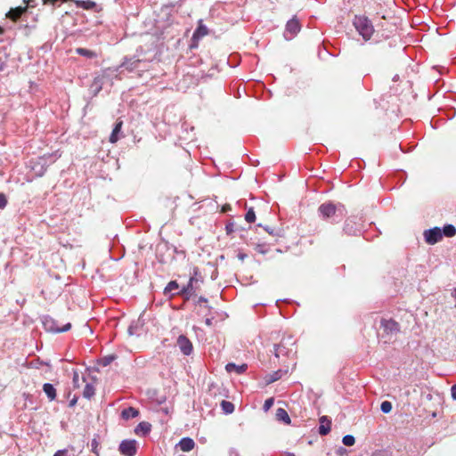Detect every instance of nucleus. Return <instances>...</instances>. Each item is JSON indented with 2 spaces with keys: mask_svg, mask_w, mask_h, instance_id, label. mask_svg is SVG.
Returning a JSON list of instances; mask_svg holds the SVG:
<instances>
[{
  "mask_svg": "<svg viewBox=\"0 0 456 456\" xmlns=\"http://www.w3.org/2000/svg\"><path fill=\"white\" fill-rule=\"evenodd\" d=\"M238 257H239V259L243 261L245 259V257H246V254L240 253L238 255Z\"/></svg>",
  "mask_w": 456,
  "mask_h": 456,
  "instance_id": "a18cd8bd",
  "label": "nucleus"
},
{
  "mask_svg": "<svg viewBox=\"0 0 456 456\" xmlns=\"http://www.w3.org/2000/svg\"><path fill=\"white\" fill-rule=\"evenodd\" d=\"M122 125H123V122L122 121H118L116 124H115V126L112 130V133L110 136V142L111 143H115L118 141L119 139V133L121 132V128H122Z\"/></svg>",
  "mask_w": 456,
  "mask_h": 456,
  "instance_id": "f3484780",
  "label": "nucleus"
},
{
  "mask_svg": "<svg viewBox=\"0 0 456 456\" xmlns=\"http://www.w3.org/2000/svg\"><path fill=\"white\" fill-rule=\"evenodd\" d=\"M2 69V67L0 66V69Z\"/></svg>",
  "mask_w": 456,
  "mask_h": 456,
  "instance_id": "603ef678",
  "label": "nucleus"
},
{
  "mask_svg": "<svg viewBox=\"0 0 456 456\" xmlns=\"http://www.w3.org/2000/svg\"><path fill=\"white\" fill-rule=\"evenodd\" d=\"M100 445V443L98 442L97 438L94 437L91 442L92 446V452L95 454V456H100L98 447Z\"/></svg>",
  "mask_w": 456,
  "mask_h": 456,
  "instance_id": "72a5a7b5",
  "label": "nucleus"
},
{
  "mask_svg": "<svg viewBox=\"0 0 456 456\" xmlns=\"http://www.w3.org/2000/svg\"><path fill=\"white\" fill-rule=\"evenodd\" d=\"M94 85L96 86L97 91L101 89V86H99V79L95 78L94 81Z\"/></svg>",
  "mask_w": 456,
  "mask_h": 456,
  "instance_id": "37998d69",
  "label": "nucleus"
},
{
  "mask_svg": "<svg viewBox=\"0 0 456 456\" xmlns=\"http://www.w3.org/2000/svg\"><path fill=\"white\" fill-rule=\"evenodd\" d=\"M76 4H77V6L81 7L85 10H90L94 7L95 3L92 2V1L78 0V1H76Z\"/></svg>",
  "mask_w": 456,
  "mask_h": 456,
  "instance_id": "a878e982",
  "label": "nucleus"
},
{
  "mask_svg": "<svg viewBox=\"0 0 456 456\" xmlns=\"http://www.w3.org/2000/svg\"><path fill=\"white\" fill-rule=\"evenodd\" d=\"M276 419L285 424L290 423V418L286 410L283 408H278L276 411Z\"/></svg>",
  "mask_w": 456,
  "mask_h": 456,
  "instance_id": "aec40b11",
  "label": "nucleus"
},
{
  "mask_svg": "<svg viewBox=\"0 0 456 456\" xmlns=\"http://www.w3.org/2000/svg\"><path fill=\"white\" fill-rule=\"evenodd\" d=\"M151 428V426L150 423L145 421L140 422L135 428V433L139 434L140 432H142V434L145 436L150 433Z\"/></svg>",
  "mask_w": 456,
  "mask_h": 456,
  "instance_id": "4be33fe9",
  "label": "nucleus"
},
{
  "mask_svg": "<svg viewBox=\"0 0 456 456\" xmlns=\"http://www.w3.org/2000/svg\"><path fill=\"white\" fill-rule=\"evenodd\" d=\"M42 323L44 326V329L48 332H53V333H60V332H65L70 330L71 323L67 322L63 326H60L58 324V322L52 318L51 316H44L42 318Z\"/></svg>",
  "mask_w": 456,
  "mask_h": 456,
  "instance_id": "20e7f679",
  "label": "nucleus"
},
{
  "mask_svg": "<svg viewBox=\"0 0 456 456\" xmlns=\"http://www.w3.org/2000/svg\"><path fill=\"white\" fill-rule=\"evenodd\" d=\"M347 211L342 203L327 201L318 208L319 216L331 224H338L346 216Z\"/></svg>",
  "mask_w": 456,
  "mask_h": 456,
  "instance_id": "f257e3e1",
  "label": "nucleus"
},
{
  "mask_svg": "<svg viewBox=\"0 0 456 456\" xmlns=\"http://www.w3.org/2000/svg\"><path fill=\"white\" fill-rule=\"evenodd\" d=\"M78 379V375L77 373L74 374L73 381L76 383Z\"/></svg>",
  "mask_w": 456,
  "mask_h": 456,
  "instance_id": "de8ad7c7",
  "label": "nucleus"
},
{
  "mask_svg": "<svg viewBox=\"0 0 456 456\" xmlns=\"http://www.w3.org/2000/svg\"><path fill=\"white\" fill-rule=\"evenodd\" d=\"M265 230L271 235L278 236L279 231H276L274 229H271L270 227L266 226L265 227Z\"/></svg>",
  "mask_w": 456,
  "mask_h": 456,
  "instance_id": "58836bf2",
  "label": "nucleus"
},
{
  "mask_svg": "<svg viewBox=\"0 0 456 456\" xmlns=\"http://www.w3.org/2000/svg\"><path fill=\"white\" fill-rule=\"evenodd\" d=\"M76 52H77V54H79L81 56H85V57L89 58V59L96 57V53L94 51H91V50L86 49V48L79 47V48L76 49Z\"/></svg>",
  "mask_w": 456,
  "mask_h": 456,
  "instance_id": "b1692460",
  "label": "nucleus"
},
{
  "mask_svg": "<svg viewBox=\"0 0 456 456\" xmlns=\"http://www.w3.org/2000/svg\"><path fill=\"white\" fill-rule=\"evenodd\" d=\"M7 205V199L4 193H0V209H3Z\"/></svg>",
  "mask_w": 456,
  "mask_h": 456,
  "instance_id": "e433bc0d",
  "label": "nucleus"
},
{
  "mask_svg": "<svg viewBox=\"0 0 456 456\" xmlns=\"http://www.w3.org/2000/svg\"><path fill=\"white\" fill-rule=\"evenodd\" d=\"M140 63L141 61L139 59H129L124 61L122 66L125 67L126 69L134 70L139 68Z\"/></svg>",
  "mask_w": 456,
  "mask_h": 456,
  "instance_id": "412c9836",
  "label": "nucleus"
},
{
  "mask_svg": "<svg viewBox=\"0 0 456 456\" xmlns=\"http://www.w3.org/2000/svg\"><path fill=\"white\" fill-rule=\"evenodd\" d=\"M68 451L66 449L64 450H58L53 456H66Z\"/></svg>",
  "mask_w": 456,
  "mask_h": 456,
  "instance_id": "a19ab883",
  "label": "nucleus"
},
{
  "mask_svg": "<svg viewBox=\"0 0 456 456\" xmlns=\"http://www.w3.org/2000/svg\"><path fill=\"white\" fill-rule=\"evenodd\" d=\"M177 346L184 355H190L192 353L193 346L189 338L184 335H180L177 338Z\"/></svg>",
  "mask_w": 456,
  "mask_h": 456,
  "instance_id": "6e6552de",
  "label": "nucleus"
},
{
  "mask_svg": "<svg viewBox=\"0 0 456 456\" xmlns=\"http://www.w3.org/2000/svg\"><path fill=\"white\" fill-rule=\"evenodd\" d=\"M353 24L365 41L369 40L373 35L374 28L367 17L356 15L354 19Z\"/></svg>",
  "mask_w": 456,
  "mask_h": 456,
  "instance_id": "f03ea898",
  "label": "nucleus"
},
{
  "mask_svg": "<svg viewBox=\"0 0 456 456\" xmlns=\"http://www.w3.org/2000/svg\"><path fill=\"white\" fill-rule=\"evenodd\" d=\"M43 391L45 392V394L46 395L47 398L50 401H53L56 399V389L51 383H45L43 385Z\"/></svg>",
  "mask_w": 456,
  "mask_h": 456,
  "instance_id": "2eb2a0df",
  "label": "nucleus"
},
{
  "mask_svg": "<svg viewBox=\"0 0 456 456\" xmlns=\"http://www.w3.org/2000/svg\"><path fill=\"white\" fill-rule=\"evenodd\" d=\"M285 456H296V455L293 453H287Z\"/></svg>",
  "mask_w": 456,
  "mask_h": 456,
  "instance_id": "09e8293b",
  "label": "nucleus"
},
{
  "mask_svg": "<svg viewBox=\"0 0 456 456\" xmlns=\"http://www.w3.org/2000/svg\"><path fill=\"white\" fill-rule=\"evenodd\" d=\"M179 288V285L178 283L175 281H172L170 282H168V284L167 285V287L165 288V294H167L173 290H175Z\"/></svg>",
  "mask_w": 456,
  "mask_h": 456,
  "instance_id": "473e14b6",
  "label": "nucleus"
},
{
  "mask_svg": "<svg viewBox=\"0 0 456 456\" xmlns=\"http://www.w3.org/2000/svg\"><path fill=\"white\" fill-rule=\"evenodd\" d=\"M205 322H206V324H207L208 326H210V325L212 324V320H211V319H209V318H208V319H206Z\"/></svg>",
  "mask_w": 456,
  "mask_h": 456,
  "instance_id": "49530a36",
  "label": "nucleus"
},
{
  "mask_svg": "<svg viewBox=\"0 0 456 456\" xmlns=\"http://www.w3.org/2000/svg\"><path fill=\"white\" fill-rule=\"evenodd\" d=\"M321 425L319 427V434L326 436L330 431V421L327 419V417L323 416L320 419Z\"/></svg>",
  "mask_w": 456,
  "mask_h": 456,
  "instance_id": "dca6fc26",
  "label": "nucleus"
},
{
  "mask_svg": "<svg viewBox=\"0 0 456 456\" xmlns=\"http://www.w3.org/2000/svg\"><path fill=\"white\" fill-rule=\"evenodd\" d=\"M255 250L259 254L265 255L269 251V247L264 243H257L255 245Z\"/></svg>",
  "mask_w": 456,
  "mask_h": 456,
  "instance_id": "c85d7f7f",
  "label": "nucleus"
},
{
  "mask_svg": "<svg viewBox=\"0 0 456 456\" xmlns=\"http://www.w3.org/2000/svg\"><path fill=\"white\" fill-rule=\"evenodd\" d=\"M451 392H452V397L454 400H456V384L452 387Z\"/></svg>",
  "mask_w": 456,
  "mask_h": 456,
  "instance_id": "79ce46f5",
  "label": "nucleus"
},
{
  "mask_svg": "<svg viewBox=\"0 0 456 456\" xmlns=\"http://www.w3.org/2000/svg\"><path fill=\"white\" fill-rule=\"evenodd\" d=\"M113 359H114L113 356H106L101 360V362L103 366H107L113 361Z\"/></svg>",
  "mask_w": 456,
  "mask_h": 456,
  "instance_id": "4c0bfd02",
  "label": "nucleus"
},
{
  "mask_svg": "<svg viewBox=\"0 0 456 456\" xmlns=\"http://www.w3.org/2000/svg\"><path fill=\"white\" fill-rule=\"evenodd\" d=\"M380 410L383 413H389L392 411V403L389 401L382 402Z\"/></svg>",
  "mask_w": 456,
  "mask_h": 456,
  "instance_id": "2f4dec72",
  "label": "nucleus"
},
{
  "mask_svg": "<svg viewBox=\"0 0 456 456\" xmlns=\"http://www.w3.org/2000/svg\"><path fill=\"white\" fill-rule=\"evenodd\" d=\"M442 233L446 237H453L456 234V228L452 224H446L444 226Z\"/></svg>",
  "mask_w": 456,
  "mask_h": 456,
  "instance_id": "393cba45",
  "label": "nucleus"
},
{
  "mask_svg": "<svg viewBox=\"0 0 456 456\" xmlns=\"http://www.w3.org/2000/svg\"><path fill=\"white\" fill-rule=\"evenodd\" d=\"M4 32V29L2 28H0V34H2Z\"/></svg>",
  "mask_w": 456,
  "mask_h": 456,
  "instance_id": "8fccbe9b",
  "label": "nucleus"
},
{
  "mask_svg": "<svg viewBox=\"0 0 456 456\" xmlns=\"http://www.w3.org/2000/svg\"><path fill=\"white\" fill-rule=\"evenodd\" d=\"M143 324H144V321L142 319V317H139L135 322H133L128 328L129 335L140 336L141 330H142Z\"/></svg>",
  "mask_w": 456,
  "mask_h": 456,
  "instance_id": "9b49d317",
  "label": "nucleus"
},
{
  "mask_svg": "<svg viewBox=\"0 0 456 456\" xmlns=\"http://www.w3.org/2000/svg\"><path fill=\"white\" fill-rule=\"evenodd\" d=\"M247 368H248L247 364L237 365L233 362H229L225 366V370L227 372H229V373L234 372L237 374H241V373L245 372Z\"/></svg>",
  "mask_w": 456,
  "mask_h": 456,
  "instance_id": "ddd939ff",
  "label": "nucleus"
},
{
  "mask_svg": "<svg viewBox=\"0 0 456 456\" xmlns=\"http://www.w3.org/2000/svg\"><path fill=\"white\" fill-rule=\"evenodd\" d=\"M273 403H274V399L273 397L266 399L263 405L264 411H269L270 408L273 405Z\"/></svg>",
  "mask_w": 456,
  "mask_h": 456,
  "instance_id": "c9c22d12",
  "label": "nucleus"
},
{
  "mask_svg": "<svg viewBox=\"0 0 456 456\" xmlns=\"http://www.w3.org/2000/svg\"><path fill=\"white\" fill-rule=\"evenodd\" d=\"M342 443L346 445V446H353L355 443V438L354 436L352 435H346L343 437L342 439Z\"/></svg>",
  "mask_w": 456,
  "mask_h": 456,
  "instance_id": "7c9ffc66",
  "label": "nucleus"
},
{
  "mask_svg": "<svg viewBox=\"0 0 456 456\" xmlns=\"http://www.w3.org/2000/svg\"><path fill=\"white\" fill-rule=\"evenodd\" d=\"M245 220L248 222V223H253L255 222L256 220V214H255V211L253 209V208H250L248 209L246 215H245Z\"/></svg>",
  "mask_w": 456,
  "mask_h": 456,
  "instance_id": "c756f323",
  "label": "nucleus"
},
{
  "mask_svg": "<svg viewBox=\"0 0 456 456\" xmlns=\"http://www.w3.org/2000/svg\"><path fill=\"white\" fill-rule=\"evenodd\" d=\"M294 342L292 338H282L279 344L274 345V354L277 358L281 355H288L292 349L289 348L288 346H293Z\"/></svg>",
  "mask_w": 456,
  "mask_h": 456,
  "instance_id": "39448f33",
  "label": "nucleus"
},
{
  "mask_svg": "<svg viewBox=\"0 0 456 456\" xmlns=\"http://www.w3.org/2000/svg\"><path fill=\"white\" fill-rule=\"evenodd\" d=\"M120 453L124 456H134L137 452L135 440H123L118 447Z\"/></svg>",
  "mask_w": 456,
  "mask_h": 456,
  "instance_id": "0eeeda50",
  "label": "nucleus"
},
{
  "mask_svg": "<svg viewBox=\"0 0 456 456\" xmlns=\"http://www.w3.org/2000/svg\"><path fill=\"white\" fill-rule=\"evenodd\" d=\"M221 407H222V410L224 411V412H225L227 414L232 413L234 411L233 403L231 402H228V401H224V400L222 401Z\"/></svg>",
  "mask_w": 456,
  "mask_h": 456,
  "instance_id": "cd10ccee",
  "label": "nucleus"
},
{
  "mask_svg": "<svg viewBox=\"0 0 456 456\" xmlns=\"http://www.w3.org/2000/svg\"><path fill=\"white\" fill-rule=\"evenodd\" d=\"M178 445L183 452H190L194 448L195 442L190 437H183L180 440Z\"/></svg>",
  "mask_w": 456,
  "mask_h": 456,
  "instance_id": "4468645a",
  "label": "nucleus"
},
{
  "mask_svg": "<svg viewBox=\"0 0 456 456\" xmlns=\"http://www.w3.org/2000/svg\"><path fill=\"white\" fill-rule=\"evenodd\" d=\"M207 35V28L200 26L193 34V37H203Z\"/></svg>",
  "mask_w": 456,
  "mask_h": 456,
  "instance_id": "f704fd0d",
  "label": "nucleus"
},
{
  "mask_svg": "<svg viewBox=\"0 0 456 456\" xmlns=\"http://www.w3.org/2000/svg\"><path fill=\"white\" fill-rule=\"evenodd\" d=\"M423 235L425 241L429 245H434L443 239L442 230L439 227L426 230Z\"/></svg>",
  "mask_w": 456,
  "mask_h": 456,
  "instance_id": "423d86ee",
  "label": "nucleus"
},
{
  "mask_svg": "<svg viewBox=\"0 0 456 456\" xmlns=\"http://www.w3.org/2000/svg\"><path fill=\"white\" fill-rule=\"evenodd\" d=\"M282 374H283V370H281L274 371L273 373H272L266 377L265 381L267 384L273 383V382L279 380L282 377Z\"/></svg>",
  "mask_w": 456,
  "mask_h": 456,
  "instance_id": "5701e85b",
  "label": "nucleus"
},
{
  "mask_svg": "<svg viewBox=\"0 0 456 456\" xmlns=\"http://www.w3.org/2000/svg\"><path fill=\"white\" fill-rule=\"evenodd\" d=\"M300 30V24L299 21L293 18L289 20L286 24V31H285V37H288V34H290L289 38L297 35Z\"/></svg>",
  "mask_w": 456,
  "mask_h": 456,
  "instance_id": "1a4fd4ad",
  "label": "nucleus"
},
{
  "mask_svg": "<svg viewBox=\"0 0 456 456\" xmlns=\"http://www.w3.org/2000/svg\"><path fill=\"white\" fill-rule=\"evenodd\" d=\"M206 302H208V299L206 297H200L199 298V303H206Z\"/></svg>",
  "mask_w": 456,
  "mask_h": 456,
  "instance_id": "c03bdc74",
  "label": "nucleus"
},
{
  "mask_svg": "<svg viewBox=\"0 0 456 456\" xmlns=\"http://www.w3.org/2000/svg\"><path fill=\"white\" fill-rule=\"evenodd\" d=\"M372 456H390V453L385 451H379L373 453Z\"/></svg>",
  "mask_w": 456,
  "mask_h": 456,
  "instance_id": "ea45409f",
  "label": "nucleus"
},
{
  "mask_svg": "<svg viewBox=\"0 0 456 456\" xmlns=\"http://www.w3.org/2000/svg\"><path fill=\"white\" fill-rule=\"evenodd\" d=\"M381 327L383 328L384 331L387 334H392L399 331V324L392 319H383L381 321Z\"/></svg>",
  "mask_w": 456,
  "mask_h": 456,
  "instance_id": "9d476101",
  "label": "nucleus"
},
{
  "mask_svg": "<svg viewBox=\"0 0 456 456\" xmlns=\"http://www.w3.org/2000/svg\"><path fill=\"white\" fill-rule=\"evenodd\" d=\"M139 415V411L134 409V407H127V408H125L122 411H121V417L124 419H133V418H135Z\"/></svg>",
  "mask_w": 456,
  "mask_h": 456,
  "instance_id": "a211bd4d",
  "label": "nucleus"
},
{
  "mask_svg": "<svg viewBox=\"0 0 456 456\" xmlns=\"http://www.w3.org/2000/svg\"><path fill=\"white\" fill-rule=\"evenodd\" d=\"M344 232L348 235H357L360 232V229L353 219L348 218L345 223Z\"/></svg>",
  "mask_w": 456,
  "mask_h": 456,
  "instance_id": "f8f14e48",
  "label": "nucleus"
},
{
  "mask_svg": "<svg viewBox=\"0 0 456 456\" xmlns=\"http://www.w3.org/2000/svg\"><path fill=\"white\" fill-rule=\"evenodd\" d=\"M203 282V278L199 273L198 268L193 269V274L191 276L189 282L184 286L178 294L190 297L200 289V284Z\"/></svg>",
  "mask_w": 456,
  "mask_h": 456,
  "instance_id": "7ed1b4c3",
  "label": "nucleus"
},
{
  "mask_svg": "<svg viewBox=\"0 0 456 456\" xmlns=\"http://www.w3.org/2000/svg\"><path fill=\"white\" fill-rule=\"evenodd\" d=\"M94 387L92 384L87 383L84 388L83 395L85 398L90 399L94 395Z\"/></svg>",
  "mask_w": 456,
  "mask_h": 456,
  "instance_id": "bb28decb",
  "label": "nucleus"
},
{
  "mask_svg": "<svg viewBox=\"0 0 456 456\" xmlns=\"http://www.w3.org/2000/svg\"><path fill=\"white\" fill-rule=\"evenodd\" d=\"M54 155H55V159H58V157H60V155H57V153H55Z\"/></svg>",
  "mask_w": 456,
  "mask_h": 456,
  "instance_id": "3c124183",
  "label": "nucleus"
},
{
  "mask_svg": "<svg viewBox=\"0 0 456 456\" xmlns=\"http://www.w3.org/2000/svg\"><path fill=\"white\" fill-rule=\"evenodd\" d=\"M26 11V7H17L15 9H11L8 13L6 14V16L12 20H17L21 15L22 13Z\"/></svg>",
  "mask_w": 456,
  "mask_h": 456,
  "instance_id": "6ab92c4d",
  "label": "nucleus"
}]
</instances>
